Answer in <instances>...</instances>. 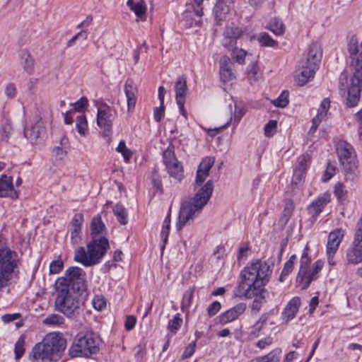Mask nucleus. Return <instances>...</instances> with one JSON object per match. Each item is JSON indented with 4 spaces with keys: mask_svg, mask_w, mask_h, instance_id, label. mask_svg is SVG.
<instances>
[{
    "mask_svg": "<svg viewBox=\"0 0 362 362\" xmlns=\"http://www.w3.org/2000/svg\"><path fill=\"white\" fill-rule=\"evenodd\" d=\"M331 201V194L329 193H324L319 196L316 199L313 201L308 206V214L316 218L323 211L326 205Z\"/></svg>",
    "mask_w": 362,
    "mask_h": 362,
    "instance_id": "dca6fc26",
    "label": "nucleus"
},
{
    "mask_svg": "<svg viewBox=\"0 0 362 362\" xmlns=\"http://www.w3.org/2000/svg\"><path fill=\"white\" fill-rule=\"evenodd\" d=\"M300 305V299L299 297H293L287 303L286 308L282 312V318L285 322L293 320L298 312Z\"/></svg>",
    "mask_w": 362,
    "mask_h": 362,
    "instance_id": "393cba45",
    "label": "nucleus"
},
{
    "mask_svg": "<svg viewBox=\"0 0 362 362\" xmlns=\"http://www.w3.org/2000/svg\"><path fill=\"white\" fill-rule=\"evenodd\" d=\"M170 229V214H169L163 221V227L160 233V237L163 245L160 246L161 250H163L168 242V235Z\"/></svg>",
    "mask_w": 362,
    "mask_h": 362,
    "instance_id": "ea45409f",
    "label": "nucleus"
},
{
    "mask_svg": "<svg viewBox=\"0 0 362 362\" xmlns=\"http://www.w3.org/2000/svg\"><path fill=\"white\" fill-rule=\"evenodd\" d=\"M204 0H191L188 11L185 13V18L189 21L190 27H199L202 24Z\"/></svg>",
    "mask_w": 362,
    "mask_h": 362,
    "instance_id": "9b49d317",
    "label": "nucleus"
},
{
    "mask_svg": "<svg viewBox=\"0 0 362 362\" xmlns=\"http://www.w3.org/2000/svg\"><path fill=\"white\" fill-rule=\"evenodd\" d=\"M25 340L21 337L15 344V358L16 360L20 359L25 352Z\"/></svg>",
    "mask_w": 362,
    "mask_h": 362,
    "instance_id": "603ef678",
    "label": "nucleus"
},
{
    "mask_svg": "<svg viewBox=\"0 0 362 362\" xmlns=\"http://www.w3.org/2000/svg\"><path fill=\"white\" fill-rule=\"evenodd\" d=\"M170 176L175 180H181L184 177V169L182 163L176 160L165 166Z\"/></svg>",
    "mask_w": 362,
    "mask_h": 362,
    "instance_id": "2f4dec72",
    "label": "nucleus"
},
{
    "mask_svg": "<svg viewBox=\"0 0 362 362\" xmlns=\"http://www.w3.org/2000/svg\"><path fill=\"white\" fill-rule=\"evenodd\" d=\"M113 110L106 104H101L98 108L97 124L102 129V135L111 140L112 123L114 119Z\"/></svg>",
    "mask_w": 362,
    "mask_h": 362,
    "instance_id": "1a4fd4ad",
    "label": "nucleus"
},
{
    "mask_svg": "<svg viewBox=\"0 0 362 362\" xmlns=\"http://www.w3.org/2000/svg\"><path fill=\"white\" fill-rule=\"evenodd\" d=\"M64 266V263L61 259L54 260L49 264V272L56 274L60 272Z\"/></svg>",
    "mask_w": 362,
    "mask_h": 362,
    "instance_id": "13d9d810",
    "label": "nucleus"
},
{
    "mask_svg": "<svg viewBox=\"0 0 362 362\" xmlns=\"http://www.w3.org/2000/svg\"><path fill=\"white\" fill-rule=\"evenodd\" d=\"M55 309L70 319L77 318L83 311L80 296L83 293L56 286Z\"/></svg>",
    "mask_w": 362,
    "mask_h": 362,
    "instance_id": "7ed1b4c3",
    "label": "nucleus"
},
{
    "mask_svg": "<svg viewBox=\"0 0 362 362\" xmlns=\"http://www.w3.org/2000/svg\"><path fill=\"white\" fill-rule=\"evenodd\" d=\"M105 226L102 221L101 216L100 215L94 216L90 223L91 238H100L101 237L100 235L103 234V232L105 230Z\"/></svg>",
    "mask_w": 362,
    "mask_h": 362,
    "instance_id": "7c9ffc66",
    "label": "nucleus"
},
{
    "mask_svg": "<svg viewBox=\"0 0 362 362\" xmlns=\"http://www.w3.org/2000/svg\"><path fill=\"white\" fill-rule=\"evenodd\" d=\"M46 130L41 120H38L28 128L24 130L25 136L30 140L31 144H37L43 141L45 137Z\"/></svg>",
    "mask_w": 362,
    "mask_h": 362,
    "instance_id": "ddd939ff",
    "label": "nucleus"
},
{
    "mask_svg": "<svg viewBox=\"0 0 362 362\" xmlns=\"http://www.w3.org/2000/svg\"><path fill=\"white\" fill-rule=\"evenodd\" d=\"M228 11V7L222 3L217 4L214 8L215 17L219 20H222L223 18V14H226Z\"/></svg>",
    "mask_w": 362,
    "mask_h": 362,
    "instance_id": "5fc2aeb1",
    "label": "nucleus"
},
{
    "mask_svg": "<svg viewBox=\"0 0 362 362\" xmlns=\"http://www.w3.org/2000/svg\"><path fill=\"white\" fill-rule=\"evenodd\" d=\"M17 268V253L0 243V291L10 286Z\"/></svg>",
    "mask_w": 362,
    "mask_h": 362,
    "instance_id": "423d86ee",
    "label": "nucleus"
},
{
    "mask_svg": "<svg viewBox=\"0 0 362 362\" xmlns=\"http://www.w3.org/2000/svg\"><path fill=\"white\" fill-rule=\"evenodd\" d=\"M55 286L83 293L86 291V272L80 267H71L64 276L57 279Z\"/></svg>",
    "mask_w": 362,
    "mask_h": 362,
    "instance_id": "0eeeda50",
    "label": "nucleus"
},
{
    "mask_svg": "<svg viewBox=\"0 0 362 362\" xmlns=\"http://www.w3.org/2000/svg\"><path fill=\"white\" fill-rule=\"evenodd\" d=\"M277 128V122L276 120H269L264 128V135L267 137L273 136Z\"/></svg>",
    "mask_w": 362,
    "mask_h": 362,
    "instance_id": "3c124183",
    "label": "nucleus"
},
{
    "mask_svg": "<svg viewBox=\"0 0 362 362\" xmlns=\"http://www.w3.org/2000/svg\"><path fill=\"white\" fill-rule=\"evenodd\" d=\"M93 308L97 310H102L106 305V301L102 296H95L92 301Z\"/></svg>",
    "mask_w": 362,
    "mask_h": 362,
    "instance_id": "052dcab7",
    "label": "nucleus"
},
{
    "mask_svg": "<svg viewBox=\"0 0 362 362\" xmlns=\"http://www.w3.org/2000/svg\"><path fill=\"white\" fill-rule=\"evenodd\" d=\"M18 197V192L15 189L13 182H0V197Z\"/></svg>",
    "mask_w": 362,
    "mask_h": 362,
    "instance_id": "72a5a7b5",
    "label": "nucleus"
},
{
    "mask_svg": "<svg viewBox=\"0 0 362 362\" xmlns=\"http://www.w3.org/2000/svg\"><path fill=\"white\" fill-rule=\"evenodd\" d=\"M324 262L322 260H317L313 265L311 270L303 275V281H298L302 289H306L310 283L317 278L319 272L322 269Z\"/></svg>",
    "mask_w": 362,
    "mask_h": 362,
    "instance_id": "412c9836",
    "label": "nucleus"
},
{
    "mask_svg": "<svg viewBox=\"0 0 362 362\" xmlns=\"http://www.w3.org/2000/svg\"><path fill=\"white\" fill-rule=\"evenodd\" d=\"M272 269L269 263L255 259L240 272V281L235 290V295L246 298H255L252 304V312L257 314L265 302L267 291L265 284Z\"/></svg>",
    "mask_w": 362,
    "mask_h": 362,
    "instance_id": "f257e3e1",
    "label": "nucleus"
},
{
    "mask_svg": "<svg viewBox=\"0 0 362 362\" xmlns=\"http://www.w3.org/2000/svg\"><path fill=\"white\" fill-rule=\"evenodd\" d=\"M294 210L293 202L291 199H286L284 201V207L282 212V215L280 217V222L283 224L287 223L289 221L291 216H292L293 211Z\"/></svg>",
    "mask_w": 362,
    "mask_h": 362,
    "instance_id": "e433bc0d",
    "label": "nucleus"
},
{
    "mask_svg": "<svg viewBox=\"0 0 362 362\" xmlns=\"http://www.w3.org/2000/svg\"><path fill=\"white\" fill-rule=\"evenodd\" d=\"M116 151L122 155L126 162L129 161L132 156V153L129 148H127L124 141L122 140L119 141V145L116 148Z\"/></svg>",
    "mask_w": 362,
    "mask_h": 362,
    "instance_id": "09e8293b",
    "label": "nucleus"
},
{
    "mask_svg": "<svg viewBox=\"0 0 362 362\" xmlns=\"http://www.w3.org/2000/svg\"><path fill=\"white\" fill-rule=\"evenodd\" d=\"M310 164V158L308 154H303L298 158L297 165L293 170L295 181H302L305 179L306 170Z\"/></svg>",
    "mask_w": 362,
    "mask_h": 362,
    "instance_id": "6ab92c4d",
    "label": "nucleus"
},
{
    "mask_svg": "<svg viewBox=\"0 0 362 362\" xmlns=\"http://www.w3.org/2000/svg\"><path fill=\"white\" fill-rule=\"evenodd\" d=\"M247 78L250 81V83L252 84L258 80L259 76V69L256 63L252 64L249 65L247 71Z\"/></svg>",
    "mask_w": 362,
    "mask_h": 362,
    "instance_id": "a18cd8bd",
    "label": "nucleus"
},
{
    "mask_svg": "<svg viewBox=\"0 0 362 362\" xmlns=\"http://www.w3.org/2000/svg\"><path fill=\"white\" fill-rule=\"evenodd\" d=\"M288 93L284 91L273 101V104L279 107H285L288 104Z\"/></svg>",
    "mask_w": 362,
    "mask_h": 362,
    "instance_id": "864d4df0",
    "label": "nucleus"
},
{
    "mask_svg": "<svg viewBox=\"0 0 362 362\" xmlns=\"http://www.w3.org/2000/svg\"><path fill=\"white\" fill-rule=\"evenodd\" d=\"M113 213L117 216V221L122 225L128 223V215L126 209L121 204H117L113 207Z\"/></svg>",
    "mask_w": 362,
    "mask_h": 362,
    "instance_id": "58836bf2",
    "label": "nucleus"
},
{
    "mask_svg": "<svg viewBox=\"0 0 362 362\" xmlns=\"http://www.w3.org/2000/svg\"><path fill=\"white\" fill-rule=\"evenodd\" d=\"M124 93L127 102V110L132 112L135 108L136 103L137 88L132 79L128 78L124 84Z\"/></svg>",
    "mask_w": 362,
    "mask_h": 362,
    "instance_id": "5701e85b",
    "label": "nucleus"
},
{
    "mask_svg": "<svg viewBox=\"0 0 362 362\" xmlns=\"http://www.w3.org/2000/svg\"><path fill=\"white\" fill-rule=\"evenodd\" d=\"M281 358V351L274 349L268 354L256 357L250 361V362H279Z\"/></svg>",
    "mask_w": 362,
    "mask_h": 362,
    "instance_id": "c9c22d12",
    "label": "nucleus"
},
{
    "mask_svg": "<svg viewBox=\"0 0 362 362\" xmlns=\"http://www.w3.org/2000/svg\"><path fill=\"white\" fill-rule=\"evenodd\" d=\"M243 35V30L238 26L231 23L228 25L222 35L221 45L226 49H230L235 47L237 40Z\"/></svg>",
    "mask_w": 362,
    "mask_h": 362,
    "instance_id": "f8f14e48",
    "label": "nucleus"
},
{
    "mask_svg": "<svg viewBox=\"0 0 362 362\" xmlns=\"http://www.w3.org/2000/svg\"><path fill=\"white\" fill-rule=\"evenodd\" d=\"M245 111L243 107H240L239 105H235V112L233 115V120L234 123L237 124L243 116L245 115Z\"/></svg>",
    "mask_w": 362,
    "mask_h": 362,
    "instance_id": "338daca9",
    "label": "nucleus"
},
{
    "mask_svg": "<svg viewBox=\"0 0 362 362\" xmlns=\"http://www.w3.org/2000/svg\"><path fill=\"white\" fill-rule=\"evenodd\" d=\"M21 64L23 69L31 74L34 71V59L27 50H22L21 52Z\"/></svg>",
    "mask_w": 362,
    "mask_h": 362,
    "instance_id": "473e14b6",
    "label": "nucleus"
},
{
    "mask_svg": "<svg viewBox=\"0 0 362 362\" xmlns=\"http://www.w3.org/2000/svg\"><path fill=\"white\" fill-rule=\"evenodd\" d=\"M100 339L92 332H81L73 339L69 349V355L71 358H89L100 351Z\"/></svg>",
    "mask_w": 362,
    "mask_h": 362,
    "instance_id": "39448f33",
    "label": "nucleus"
},
{
    "mask_svg": "<svg viewBox=\"0 0 362 362\" xmlns=\"http://www.w3.org/2000/svg\"><path fill=\"white\" fill-rule=\"evenodd\" d=\"M42 341L54 358V361H57L62 357L66 347V339L57 333L47 334Z\"/></svg>",
    "mask_w": 362,
    "mask_h": 362,
    "instance_id": "9d476101",
    "label": "nucleus"
},
{
    "mask_svg": "<svg viewBox=\"0 0 362 362\" xmlns=\"http://www.w3.org/2000/svg\"><path fill=\"white\" fill-rule=\"evenodd\" d=\"M230 50H232L231 57L235 62L240 64H245V59L247 55V52L245 49L234 47Z\"/></svg>",
    "mask_w": 362,
    "mask_h": 362,
    "instance_id": "37998d69",
    "label": "nucleus"
},
{
    "mask_svg": "<svg viewBox=\"0 0 362 362\" xmlns=\"http://www.w3.org/2000/svg\"><path fill=\"white\" fill-rule=\"evenodd\" d=\"M195 349H196V341H192L185 349V350L182 353V358L186 359V358L191 357L193 355V354L194 353Z\"/></svg>",
    "mask_w": 362,
    "mask_h": 362,
    "instance_id": "0e129e2a",
    "label": "nucleus"
},
{
    "mask_svg": "<svg viewBox=\"0 0 362 362\" xmlns=\"http://www.w3.org/2000/svg\"><path fill=\"white\" fill-rule=\"evenodd\" d=\"M64 322V318L59 314H51L43 320V323L48 325H59Z\"/></svg>",
    "mask_w": 362,
    "mask_h": 362,
    "instance_id": "49530a36",
    "label": "nucleus"
},
{
    "mask_svg": "<svg viewBox=\"0 0 362 362\" xmlns=\"http://www.w3.org/2000/svg\"><path fill=\"white\" fill-rule=\"evenodd\" d=\"M32 355L34 362H51L54 361V358L42 341L34 346L32 349Z\"/></svg>",
    "mask_w": 362,
    "mask_h": 362,
    "instance_id": "aec40b11",
    "label": "nucleus"
},
{
    "mask_svg": "<svg viewBox=\"0 0 362 362\" xmlns=\"http://www.w3.org/2000/svg\"><path fill=\"white\" fill-rule=\"evenodd\" d=\"M362 90V78L353 76L351 79V84L348 90L346 105L349 107H354L357 105L360 100V93Z\"/></svg>",
    "mask_w": 362,
    "mask_h": 362,
    "instance_id": "4468645a",
    "label": "nucleus"
},
{
    "mask_svg": "<svg viewBox=\"0 0 362 362\" xmlns=\"http://www.w3.org/2000/svg\"><path fill=\"white\" fill-rule=\"evenodd\" d=\"M233 64L226 55H223L220 58L219 61V73L220 77L223 82H230L235 79V74L233 71Z\"/></svg>",
    "mask_w": 362,
    "mask_h": 362,
    "instance_id": "f3484780",
    "label": "nucleus"
},
{
    "mask_svg": "<svg viewBox=\"0 0 362 362\" xmlns=\"http://www.w3.org/2000/svg\"><path fill=\"white\" fill-rule=\"evenodd\" d=\"M187 90V79L184 76H179L175 83L176 101L185 100Z\"/></svg>",
    "mask_w": 362,
    "mask_h": 362,
    "instance_id": "c756f323",
    "label": "nucleus"
},
{
    "mask_svg": "<svg viewBox=\"0 0 362 362\" xmlns=\"http://www.w3.org/2000/svg\"><path fill=\"white\" fill-rule=\"evenodd\" d=\"M163 159L165 166L177 160L175 155L174 146L173 144H170L163 151Z\"/></svg>",
    "mask_w": 362,
    "mask_h": 362,
    "instance_id": "c03bdc74",
    "label": "nucleus"
},
{
    "mask_svg": "<svg viewBox=\"0 0 362 362\" xmlns=\"http://www.w3.org/2000/svg\"><path fill=\"white\" fill-rule=\"evenodd\" d=\"M83 222V216L82 214H76L71 221L70 233L71 240L73 244L76 245L81 240V225Z\"/></svg>",
    "mask_w": 362,
    "mask_h": 362,
    "instance_id": "4be33fe9",
    "label": "nucleus"
},
{
    "mask_svg": "<svg viewBox=\"0 0 362 362\" xmlns=\"http://www.w3.org/2000/svg\"><path fill=\"white\" fill-rule=\"evenodd\" d=\"M336 151L339 163L344 171L349 173L357 169V156L351 144L344 140H340L336 144Z\"/></svg>",
    "mask_w": 362,
    "mask_h": 362,
    "instance_id": "6e6552de",
    "label": "nucleus"
},
{
    "mask_svg": "<svg viewBox=\"0 0 362 362\" xmlns=\"http://www.w3.org/2000/svg\"><path fill=\"white\" fill-rule=\"evenodd\" d=\"M329 100L327 98L322 100L317 110V115L313 119L311 129H316L322 120L326 117L329 108Z\"/></svg>",
    "mask_w": 362,
    "mask_h": 362,
    "instance_id": "c85d7f7f",
    "label": "nucleus"
},
{
    "mask_svg": "<svg viewBox=\"0 0 362 362\" xmlns=\"http://www.w3.org/2000/svg\"><path fill=\"white\" fill-rule=\"evenodd\" d=\"M253 39H256L261 46L274 47L277 45V42L272 39L267 33H261L259 35H253L250 37V40Z\"/></svg>",
    "mask_w": 362,
    "mask_h": 362,
    "instance_id": "f704fd0d",
    "label": "nucleus"
},
{
    "mask_svg": "<svg viewBox=\"0 0 362 362\" xmlns=\"http://www.w3.org/2000/svg\"><path fill=\"white\" fill-rule=\"evenodd\" d=\"M81 38L82 40H86L88 38V32L86 30H81L76 35H74L68 42L67 47H71L75 44L77 39Z\"/></svg>",
    "mask_w": 362,
    "mask_h": 362,
    "instance_id": "bf43d9fd",
    "label": "nucleus"
},
{
    "mask_svg": "<svg viewBox=\"0 0 362 362\" xmlns=\"http://www.w3.org/2000/svg\"><path fill=\"white\" fill-rule=\"evenodd\" d=\"M147 1L144 0H128L127 4L139 18L145 21L144 16L147 10Z\"/></svg>",
    "mask_w": 362,
    "mask_h": 362,
    "instance_id": "bb28decb",
    "label": "nucleus"
},
{
    "mask_svg": "<svg viewBox=\"0 0 362 362\" xmlns=\"http://www.w3.org/2000/svg\"><path fill=\"white\" fill-rule=\"evenodd\" d=\"M322 56V53L318 44L313 43L312 45H310L308 48L307 57L304 60L306 61V63H315V64H316L317 68L319 69V64L321 62Z\"/></svg>",
    "mask_w": 362,
    "mask_h": 362,
    "instance_id": "cd10ccee",
    "label": "nucleus"
},
{
    "mask_svg": "<svg viewBox=\"0 0 362 362\" xmlns=\"http://www.w3.org/2000/svg\"><path fill=\"white\" fill-rule=\"evenodd\" d=\"M267 28L271 30L276 35H281L284 33L285 28L283 23L278 18H274L270 21Z\"/></svg>",
    "mask_w": 362,
    "mask_h": 362,
    "instance_id": "a19ab883",
    "label": "nucleus"
},
{
    "mask_svg": "<svg viewBox=\"0 0 362 362\" xmlns=\"http://www.w3.org/2000/svg\"><path fill=\"white\" fill-rule=\"evenodd\" d=\"M334 194L339 202H344L347 198V190L341 182H337L334 186Z\"/></svg>",
    "mask_w": 362,
    "mask_h": 362,
    "instance_id": "de8ad7c7",
    "label": "nucleus"
},
{
    "mask_svg": "<svg viewBox=\"0 0 362 362\" xmlns=\"http://www.w3.org/2000/svg\"><path fill=\"white\" fill-rule=\"evenodd\" d=\"M247 305L245 303L236 304L233 308L227 310L218 315V322L221 325H226L238 319L246 310Z\"/></svg>",
    "mask_w": 362,
    "mask_h": 362,
    "instance_id": "2eb2a0df",
    "label": "nucleus"
},
{
    "mask_svg": "<svg viewBox=\"0 0 362 362\" xmlns=\"http://www.w3.org/2000/svg\"><path fill=\"white\" fill-rule=\"evenodd\" d=\"M182 323V319L179 317V315H176L170 320L168 322V329L173 333L176 332L180 328Z\"/></svg>",
    "mask_w": 362,
    "mask_h": 362,
    "instance_id": "8fccbe9b",
    "label": "nucleus"
},
{
    "mask_svg": "<svg viewBox=\"0 0 362 362\" xmlns=\"http://www.w3.org/2000/svg\"><path fill=\"white\" fill-rule=\"evenodd\" d=\"M311 262L310 258L308 257V252L304 251L301 255L300 264L298 274L296 277V281H303V275H304L308 270V265Z\"/></svg>",
    "mask_w": 362,
    "mask_h": 362,
    "instance_id": "4c0bfd02",
    "label": "nucleus"
},
{
    "mask_svg": "<svg viewBox=\"0 0 362 362\" xmlns=\"http://www.w3.org/2000/svg\"><path fill=\"white\" fill-rule=\"evenodd\" d=\"M76 128L81 136H86L88 133V122L84 115H81L76 118Z\"/></svg>",
    "mask_w": 362,
    "mask_h": 362,
    "instance_id": "79ce46f5",
    "label": "nucleus"
},
{
    "mask_svg": "<svg viewBox=\"0 0 362 362\" xmlns=\"http://www.w3.org/2000/svg\"><path fill=\"white\" fill-rule=\"evenodd\" d=\"M344 235V230L341 228L332 231L328 235L327 250H329L330 253H336Z\"/></svg>",
    "mask_w": 362,
    "mask_h": 362,
    "instance_id": "a878e982",
    "label": "nucleus"
},
{
    "mask_svg": "<svg viewBox=\"0 0 362 362\" xmlns=\"http://www.w3.org/2000/svg\"><path fill=\"white\" fill-rule=\"evenodd\" d=\"M110 247L109 241L105 237L91 238L87 244V251L79 247L75 252L74 260L86 267H90L100 262Z\"/></svg>",
    "mask_w": 362,
    "mask_h": 362,
    "instance_id": "20e7f679",
    "label": "nucleus"
},
{
    "mask_svg": "<svg viewBox=\"0 0 362 362\" xmlns=\"http://www.w3.org/2000/svg\"><path fill=\"white\" fill-rule=\"evenodd\" d=\"M88 102L86 98L82 97L73 104L74 109L77 112H83L87 107Z\"/></svg>",
    "mask_w": 362,
    "mask_h": 362,
    "instance_id": "6e6d98bb",
    "label": "nucleus"
},
{
    "mask_svg": "<svg viewBox=\"0 0 362 362\" xmlns=\"http://www.w3.org/2000/svg\"><path fill=\"white\" fill-rule=\"evenodd\" d=\"M221 308V304L218 301H214L207 308V313L209 317L218 313Z\"/></svg>",
    "mask_w": 362,
    "mask_h": 362,
    "instance_id": "680f3d73",
    "label": "nucleus"
},
{
    "mask_svg": "<svg viewBox=\"0 0 362 362\" xmlns=\"http://www.w3.org/2000/svg\"><path fill=\"white\" fill-rule=\"evenodd\" d=\"M318 69L315 63H306V61L302 60L300 68L298 74V80L300 85L303 86L309 80L314 78L315 71Z\"/></svg>",
    "mask_w": 362,
    "mask_h": 362,
    "instance_id": "a211bd4d",
    "label": "nucleus"
},
{
    "mask_svg": "<svg viewBox=\"0 0 362 362\" xmlns=\"http://www.w3.org/2000/svg\"><path fill=\"white\" fill-rule=\"evenodd\" d=\"M215 162L214 157L207 156L202 159L197 170L195 181H204Z\"/></svg>",
    "mask_w": 362,
    "mask_h": 362,
    "instance_id": "b1692460",
    "label": "nucleus"
},
{
    "mask_svg": "<svg viewBox=\"0 0 362 362\" xmlns=\"http://www.w3.org/2000/svg\"><path fill=\"white\" fill-rule=\"evenodd\" d=\"M336 170L337 168L333 164L328 163L322 176V181H328L330 180L335 175Z\"/></svg>",
    "mask_w": 362,
    "mask_h": 362,
    "instance_id": "4d7b16f0",
    "label": "nucleus"
},
{
    "mask_svg": "<svg viewBox=\"0 0 362 362\" xmlns=\"http://www.w3.org/2000/svg\"><path fill=\"white\" fill-rule=\"evenodd\" d=\"M12 127L9 123H6L1 127L0 136L1 140L7 139L11 134Z\"/></svg>",
    "mask_w": 362,
    "mask_h": 362,
    "instance_id": "69168bd1",
    "label": "nucleus"
},
{
    "mask_svg": "<svg viewBox=\"0 0 362 362\" xmlns=\"http://www.w3.org/2000/svg\"><path fill=\"white\" fill-rule=\"evenodd\" d=\"M67 154V150L62 147H55L52 151V156L56 160H62L65 158Z\"/></svg>",
    "mask_w": 362,
    "mask_h": 362,
    "instance_id": "e2e57ef3",
    "label": "nucleus"
},
{
    "mask_svg": "<svg viewBox=\"0 0 362 362\" xmlns=\"http://www.w3.org/2000/svg\"><path fill=\"white\" fill-rule=\"evenodd\" d=\"M213 182H196L194 195L190 199L183 201L180 209L176 228L180 230L188 223L193 222L203 211L209 201L214 190Z\"/></svg>",
    "mask_w": 362,
    "mask_h": 362,
    "instance_id": "f03ea898",
    "label": "nucleus"
},
{
    "mask_svg": "<svg viewBox=\"0 0 362 362\" xmlns=\"http://www.w3.org/2000/svg\"><path fill=\"white\" fill-rule=\"evenodd\" d=\"M165 109L164 104L160 103L159 107H156L153 110L154 119L159 122L164 116Z\"/></svg>",
    "mask_w": 362,
    "mask_h": 362,
    "instance_id": "774afa93",
    "label": "nucleus"
}]
</instances>
